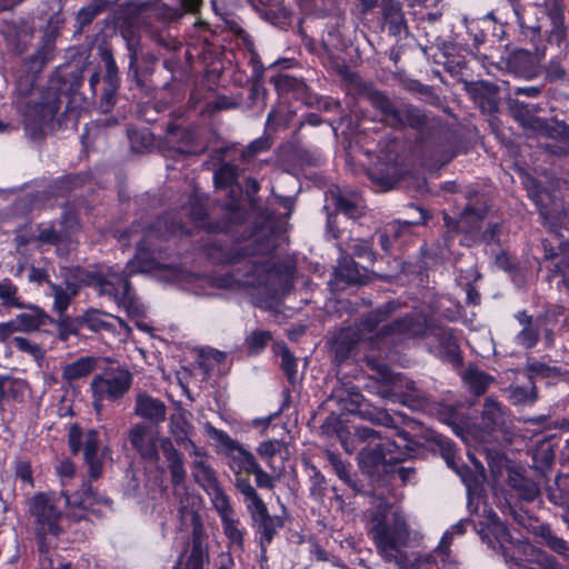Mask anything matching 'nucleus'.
Segmentation results:
<instances>
[{
  "label": "nucleus",
  "instance_id": "c756f323",
  "mask_svg": "<svg viewBox=\"0 0 569 569\" xmlns=\"http://www.w3.org/2000/svg\"><path fill=\"white\" fill-rule=\"evenodd\" d=\"M463 379L475 395H482L493 381V378L478 369H468Z\"/></svg>",
  "mask_w": 569,
  "mask_h": 569
},
{
  "label": "nucleus",
  "instance_id": "9b49d317",
  "mask_svg": "<svg viewBox=\"0 0 569 569\" xmlns=\"http://www.w3.org/2000/svg\"><path fill=\"white\" fill-rule=\"evenodd\" d=\"M129 439L132 447L144 460L158 461V447H160L162 438H159L157 428L146 423H138L131 429Z\"/></svg>",
  "mask_w": 569,
  "mask_h": 569
},
{
  "label": "nucleus",
  "instance_id": "6e6552de",
  "mask_svg": "<svg viewBox=\"0 0 569 569\" xmlns=\"http://www.w3.org/2000/svg\"><path fill=\"white\" fill-rule=\"evenodd\" d=\"M188 452L193 458V478L210 497L212 505L214 506L220 501L229 499L228 496L222 490L221 486L219 485L216 471L209 463V457L206 455L203 449L197 447L196 445H191V450H189Z\"/></svg>",
  "mask_w": 569,
  "mask_h": 569
},
{
  "label": "nucleus",
  "instance_id": "5fc2aeb1",
  "mask_svg": "<svg viewBox=\"0 0 569 569\" xmlns=\"http://www.w3.org/2000/svg\"><path fill=\"white\" fill-rule=\"evenodd\" d=\"M234 485L237 489L240 491V493L243 496L244 500L249 499L250 497L257 493L256 489L251 486L249 479L242 477L241 475L236 476Z\"/></svg>",
  "mask_w": 569,
  "mask_h": 569
},
{
  "label": "nucleus",
  "instance_id": "f03ea898",
  "mask_svg": "<svg viewBox=\"0 0 569 569\" xmlns=\"http://www.w3.org/2000/svg\"><path fill=\"white\" fill-rule=\"evenodd\" d=\"M468 520H459L442 536L438 546L428 553H409L413 531L406 513L381 503L369 520V536L381 559L398 569H462L450 556V545L466 532Z\"/></svg>",
  "mask_w": 569,
  "mask_h": 569
},
{
  "label": "nucleus",
  "instance_id": "13d9d810",
  "mask_svg": "<svg viewBox=\"0 0 569 569\" xmlns=\"http://www.w3.org/2000/svg\"><path fill=\"white\" fill-rule=\"evenodd\" d=\"M367 363L368 366H370L372 369L377 370L380 378L385 381H393V377L392 375L390 373V370L389 368L385 365V363H380L378 362L377 360L370 358V357H367Z\"/></svg>",
  "mask_w": 569,
  "mask_h": 569
},
{
  "label": "nucleus",
  "instance_id": "0e129e2a",
  "mask_svg": "<svg viewBox=\"0 0 569 569\" xmlns=\"http://www.w3.org/2000/svg\"><path fill=\"white\" fill-rule=\"evenodd\" d=\"M397 475L403 483L410 482L415 475V469L400 467L397 469Z\"/></svg>",
  "mask_w": 569,
  "mask_h": 569
},
{
  "label": "nucleus",
  "instance_id": "6e6d98bb",
  "mask_svg": "<svg viewBox=\"0 0 569 569\" xmlns=\"http://www.w3.org/2000/svg\"><path fill=\"white\" fill-rule=\"evenodd\" d=\"M353 253L359 258H366L369 262H373L375 260L371 244L366 240L359 241L353 246Z\"/></svg>",
  "mask_w": 569,
  "mask_h": 569
},
{
  "label": "nucleus",
  "instance_id": "bf43d9fd",
  "mask_svg": "<svg viewBox=\"0 0 569 569\" xmlns=\"http://www.w3.org/2000/svg\"><path fill=\"white\" fill-rule=\"evenodd\" d=\"M69 445L73 453H78L81 448V432L76 426L70 428L69 431Z\"/></svg>",
  "mask_w": 569,
  "mask_h": 569
},
{
  "label": "nucleus",
  "instance_id": "473e14b6",
  "mask_svg": "<svg viewBox=\"0 0 569 569\" xmlns=\"http://www.w3.org/2000/svg\"><path fill=\"white\" fill-rule=\"evenodd\" d=\"M0 299L7 307L23 308L18 297V288L9 280H0Z\"/></svg>",
  "mask_w": 569,
  "mask_h": 569
},
{
  "label": "nucleus",
  "instance_id": "b1692460",
  "mask_svg": "<svg viewBox=\"0 0 569 569\" xmlns=\"http://www.w3.org/2000/svg\"><path fill=\"white\" fill-rule=\"evenodd\" d=\"M259 535L261 552L264 553L267 546L271 543L278 528L282 526L280 519L272 518L270 515L253 520Z\"/></svg>",
  "mask_w": 569,
  "mask_h": 569
},
{
  "label": "nucleus",
  "instance_id": "603ef678",
  "mask_svg": "<svg viewBox=\"0 0 569 569\" xmlns=\"http://www.w3.org/2000/svg\"><path fill=\"white\" fill-rule=\"evenodd\" d=\"M511 398L516 403L532 402L536 399V393L533 388L526 389L521 387H513Z\"/></svg>",
  "mask_w": 569,
  "mask_h": 569
},
{
  "label": "nucleus",
  "instance_id": "7c9ffc66",
  "mask_svg": "<svg viewBox=\"0 0 569 569\" xmlns=\"http://www.w3.org/2000/svg\"><path fill=\"white\" fill-rule=\"evenodd\" d=\"M508 481L512 488L518 490L519 496L527 501H532L539 493L536 483L522 478L519 473H509Z\"/></svg>",
  "mask_w": 569,
  "mask_h": 569
},
{
  "label": "nucleus",
  "instance_id": "f704fd0d",
  "mask_svg": "<svg viewBox=\"0 0 569 569\" xmlns=\"http://www.w3.org/2000/svg\"><path fill=\"white\" fill-rule=\"evenodd\" d=\"M104 316L98 310H88L81 317H79L81 327H86L91 331H99L108 329L109 325L104 321Z\"/></svg>",
  "mask_w": 569,
  "mask_h": 569
},
{
  "label": "nucleus",
  "instance_id": "9d476101",
  "mask_svg": "<svg viewBox=\"0 0 569 569\" xmlns=\"http://www.w3.org/2000/svg\"><path fill=\"white\" fill-rule=\"evenodd\" d=\"M442 455L447 465L460 476L462 482L467 488L468 508L470 509V511L478 513L480 510V498L478 496V489L485 480V468L480 462L473 459V456L471 453H469L468 456L472 460L476 470L471 472L469 471L468 468H459L455 462V453L450 443H448L447 447L443 448Z\"/></svg>",
  "mask_w": 569,
  "mask_h": 569
},
{
  "label": "nucleus",
  "instance_id": "1a4fd4ad",
  "mask_svg": "<svg viewBox=\"0 0 569 569\" xmlns=\"http://www.w3.org/2000/svg\"><path fill=\"white\" fill-rule=\"evenodd\" d=\"M132 377L128 370L113 368L96 376L91 381L92 395L97 401L102 399L114 400L122 397L130 388Z\"/></svg>",
  "mask_w": 569,
  "mask_h": 569
},
{
  "label": "nucleus",
  "instance_id": "37998d69",
  "mask_svg": "<svg viewBox=\"0 0 569 569\" xmlns=\"http://www.w3.org/2000/svg\"><path fill=\"white\" fill-rule=\"evenodd\" d=\"M189 204L190 207L188 209H183V211L189 214L190 220L194 227H203L206 219L204 207L199 202L197 198L191 199Z\"/></svg>",
  "mask_w": 569,
  "mask_h": 569
},
{
  "label": "nucleus",
  "instance_id": "c9c22d12",
  "mask_svg": "<svg viewBox=\"0 0 569 569\" xmlns=\"http://www.w3.org/2000/svg\"><path fill=\"white\" fill-rule=\"evenodd\" d=\"M10 345L16 347L21 352L28 353L34 360L39 361L43 358V351L41 347L23 337H14L10 341Z\"/></svg>",
  "mask_w": 569,
  "mask_h": 569
},
{
  "label": "nucleus",
  "instance_id": "f3484780",
  "mask_svg": "<svg viewBox=\"0 0 569 569\" xmlns=\"http://www.w3.org/2000/svg\"><path fill=\"white\" fill-rule=\"evenodd\" d=\"M192 426L188 419V412L179 409L172 413L169 422V431L176 441L186 450H191V445L194 442L189 438Z\"/></svg>",
  "mask_w": 569,
  "mask_h": 569
},
{
  "label": "nucleus",
  "instance_id": "a19ab883",
  "mask_svg": "<svg viewBox=\"0 0 569 569\" xmlns=\"http://www.w3.org/2000/svg\"><path fill=\"white\" fill-rule=\"evenodd\" d=\"M328 460L332 466L336 475L345 481L347 485L353 487L351 476H350V466L343 462L339 456L333 452L328 453Z\"/></svg>",
  "mask_w": 569,
  "mask_h": 569
},
{
  "label": "nucleus",
  "instance_id": "aec40b11",
  "mask_svg": "<svg viewBox=\"0 0 569 569\" xmlns=\"http://www.w3.org/2000/svg\"><path fill=\"white\" fill-rule=\"evenodd\" d=\"M336 274L348 283L362 284L369 279L366 268L359 267L358 263L346 257L339 260Z\"/></svg>",
  "mask_w": 569,
  "mask_h": 569
},
{
  "label": "nucleus",
  "instance_id": "f257e3e1",
  "mask_svg": "<svg viewBox=\"0 0 569 569\" xmlns=\"http://www.w3.org/2000/svg\"><path fill=\"white\" fill-rule=\"evenodd\" d=\"M177 233H192V228L176 223L170 216H163L143 231L142 239L137 243L134 258L123 269L108 268L106 272L99 273L77 270V278L97 289L100 296L113 299L130 316H138L141 310L127 278L140 272L160 271L162 280L177 283L197 296H213L214 289L243 292L250 296L256 306L263 309L272 308L292 287L293 264L276 260L272 251L277 247L278 234L270 229L256 231L248 244L220 259L239 267L236 274L219 277L199 276L181 268L163 267L157 261L156 252L159 248L156 241Z\"/></svg>",
  "mask_w": 569,
  "mask_h": 569
},
{
  "label": "nucleus",
  "instance_id": "7ed1b4c3",
  "mask_svg": "<svg viewBox=\"0 0 569 569\" xmlns=\"http://www.w3.org/2000/svg\"><path fill=\"white\" fill-rule=\"evenodd\" d=\"M398 308L397 301H390L371 312L359 326L341 329L332 342L336 358L339 361L348 359L360 342L367 341L370 348H380L381 343L393 341L396 336L412 338L427 333L429 320L417 311L383 325L378 330L379 325Z\"/></svg>",
  "mask_w": 569,
  "mask_h": 569
},
{
  "label": "nucleus",
  "instance_id": "2eb2a0df",
  "mask_svg": "<svg viewBox=\"0 0 569 569\" xmlns=\"http://www.w3.org/2000/svg\"><path fill=\"white\" fill-rule=\"evenodd\" d=\"M160 448L169 465L171 481L174 486V492L177 496H179L180 490H184L183 481L186 478V469L183 466L182 457L169 438H162L160 440Z\"/></svg>",
  "mask_w": 569,
  "mask_h": 569
},
{
  "label": "nucleus",
  "instance_id": "2f4dec72",
  "mask_svg": "<svg viewBox=\"0 0 569 569\" xmlns=\"http://www.w3.org/2000/svg\"><path fill=\"white\" fill-rule=\"evenodd\" d=\"M272 82L280 94L292 92L297 96L303 92L306 87L303 81L288 74H280L273 78Z\"/></svg>",
  "mask_w": 569,
  "mask_h": 569
},
{
  "label": "nucleus",
  "instance_id": "412c9836",
  "mask_svg": "<svg viewBox=\"0 0 569 569\" xmlns=\"http://www.w3.org/2000/svg\"><path fill=\"white\" fill-rule=\"evenodd\" d=\"M51 289L50 296L53 297V308L59 315H63L68 309L70 300L78 293L79 284L77 282H66V287L48 281Z\"/></svg>",
  "mask_w": 569,
  "mask_h": 569
},
{
  "label": "nucleus",
  "instance_id": "cd10ccee",
  "mask_svg": "<svg viewBox=\"0 0 569 569\" xmlns=\"http://www.w3.org/2000/svg\"><path fill=\"white\" fill-rule=\"evenodd\" d=\"M482 422L488 431H492L503 423V412L499 402L490 398L486 400Z\"/></svg>",
  "mask_w": 569,
  "mask_h": 569
},
{
  "label": "nucleus",
  "instance_id": "39448f33",
  "mask_svg": "<svg viewBox=\"0 0 569 569\" xmlns=\"http://www.w3.org/2000/svg\"><path fill=\"white\" fill-rule=\"evenodd\" d=\"M355 436L357 441L363 443L359 452V465L368 475L387 471L388 465L403 459L405 453L399 452V445L388 437H382L369 427H357Z\"/></svg>",
  "mask_w": 569,
  "mask_h": 569
},
{
  "label": "nucleus",
  "instance_id": "72a5a7b5",
  "mask_svg": "<svg viewBox=\"0 0 569 569\" xmlns=\"http://www.w3.org/2000/svg\"><path fill=\"white\" fill-rule=\"evenodd\" d=\"M272 336L270 331L257 329L251 331L247 336L246 342L248 345L250 352L259 353L266 348Z\"/></svg>",
  "mask_w": 569,
  "mask_h": 569
},
{
  "label": "nucleus",
  "instance_id": "dca6fc26",
  "mask_svg": "<svg viewBox=\"0 0 569 569\" xmlns=\"http://www.w3.org/2000/svg\"><path fill=\"white\" fill-rule=\"evenodd\" d=\"M102 456L99 449V435L97 430H89L84 436V459L89 466L92 478H98L102 471Z\"/></svg>",
  "mask_w": 569,
  "mask_h": 569
},
{
  "label": "nucleus",
  "instance_id": "a18cd8bd",
  "mask_svg": "<svg viewBox=\"0 0 569 569\" xmlns=\"http://www.w3.org/2000/svg\"><path fill=\"white\" fill-rule=\"evenodd\" d=\"M283 447V442L277 439H271L263 441L259 445L257 451L262 459L269 460L276 456V453L280 452Z\"/></svg>",
  "mask_w": 569,
  "mask_h": 569
},
{
  "label": "nucleus",
  "instance_id": "338daca9",
  "mask_svg": "<svg viewBox=\"0 0 569 569\" xmlns=\"http://www.w3.org/2000/svg\"><path fill=\"white\" fill-rule=\"evenodd\" d=\"M128 49H129V52H130L129 71L134 73V74H137V68H136V63H137V49H136V44L132 41H129L128 42Z\"/></svg>",
  "mask_w": 569,
  "mask_h": 569
},
{
  "label": "nucleus",
  "instance_id": "de8ad7c7",
  "mask_svg": "<svg viewBox=\"0 0 569 569\" xmlns=\"http://www.w3.org/2000/svg\"><path fill=\"white\" fill-rule=\"evenodd\" d=\"M540 214L542 216L551 231H556L558 228H561L566 220V214L563 211L556 213L553 210L541 208Z\"/></svg>",
  "mask_w": 569,
  "mask_h": 569
},
{
  "label": "nucleus",
  "instance_id": "4be33fe9",
  "mask_svg": "<svg viewBox=\"0 0 569 569\" xmlns=\"http://www.w3.org/2000/svg\"><path fill=\"white\" fill-rule=\"evenodd\" d=\"M418 212V219L415 220H405V221H395L390 223L385 231L380 234V244L381 248L385 251H389L391 247V242L389 240V236L392 234L395 238H400L401 234L407 230L409 227L413 224H420L426 221V212L422 209H417Z\"/></svg>",
  "mask_w": 569,
  "mask_h": 569
},
{
  "label": "nucleus",
  "instance_id": "bb28decb",
  "mask_svg": "<svg viewBox=\"0 0 569 569\" xmlns=\"http://www.w3.org/2000/svg\"><path fill=\"white\" fill-rule=\"evenodd\" d=\"M333 397L338 400L341 408L348 412H356L363 400L357 387H343L333 391Z\"/></svg>",
  "mask_w": 569,
  "mask_h": 569
},
{
  "label": "nucleus",
  "instance_id": "09e8293b",
  "mask_svg": "<svg viewBox=\"0 0 569 569\" xmlns=\"http://www.w3.org/2000/svg\"><path fill=\"white\" fill-rule=\"evenodd\" d=\"M281 367L288 378L292 380L297 373V363L295 357L290 353L286 346H281Z\"/></svg>",
  "mask_w": 569,
  "mask_h": 569
},
{
  "label": "nucleus",
  "instance_id": "393cba45",
  "mask_svg": "<svg viewBox=\"0 0 569 569\" xmlns=\"http://www.w3.org/2000/svg\"><path fill=\"white\" fill-rule=\"evenodd\" d=\"M23 308L27 310L16 317L20 332L38 330L44 323L47 315L36 306H24Z\"/></svg>",
  "mask_w": 569,
  "mask_h": 569
},
{
  "label": "nucleus",
  "instance_id": "ddd939ff",
  "mask_svg": "<svg viewBox=\"0 0 569 569\" xmlns=\"http://www.w3.org/2000/svg\"><path fill=\"white\" fill-rule=\"evenodd\" d=\"M335 206L339 212H342L351 219H357L362 214V200L357 191L332 187L326 194L325 208Z\"/></svg>",
  "mask_w": 569,
  "mask_h": 569
},
{
  "label": "nucleus",
  "instance_id": "774afa93",
  "mask_svg": "<svg viewBox=\"0 0 569 569\" xmlns=\"http://www.w3.org/2000/svg\"><path fill=\"white\" fill-rule=\"evenodd\" d=\"M557 268L562 273L563 282L569 290V261L568 262L561 261V262L557 263Z\"/></svg>",
  "mask_w": 569,
  "mask_h": 569
},
{
  "label": "nucleus",
  "instance_id": "680f3d73",
  "mask_svg": "<svg viewBox=\"0 0 569 569\" xmlns=\"http://www.w3.org/2000/svg\"><path fill=\"white\" fill-rule=\"evenodd\" d=\"M17 476L26 483L32 482V472L31 468L26 462H20L17 467Z\"/></svg>",
  "mask_w": 569,
  "mask_h": 569
},
{
  "label": "nucleus",
  "instance_id": "4468645a",
  "mask_svg": "<svg viewBox=\"0 0 569 569\" xmlns=\"http://www.w3.org/2000/svg\"><path fill=\"white\" fill-rule=\"evenodd\" d=\"M213 507L221 519L223 532L229 540L230 549L234 552L242 551L243 532L240 528V521L234 517L230 500L220 501Z\"/></svg>",
  "mask_w": 569,
  "mask_h": 569
},
{
  "label": "nucleus",
  "instance_id": "f8f14e48",
  "mask_svg": "<svg viewBox=\"0 0 569 569\" xmlns=\"http://www.w3.org/2000/svg\"><path fill=\"white\" fill-rule=\"evenodd\" d=\"M429 349L441 359L459 361V339L452 328L439 327L428 333Z\"/></svg>",
  "mask_w": 569,
  "mask_h": 569
},
{
  "label": "nucleus",
  "instance_id": "5701e85b",
  "mask_svg": "<svg viewBox=\"0 0 569 569\" xmlns=\"http://www.w3.org/2000/svg\"><path fill=\"white\" fill-rule=\"evenodd\" d=\"M96 362L93 357H82L68 363L62 369V378L69 383L82 379L93 371Z\"/></svg>",
  "mask_w": 569,
  "mask_h": 569
},
{
  "label": "nucleus",
  "instance_id": "3c124183",
  "mask_svg": "<svg viewBox=\"0 0 569 569\" xmlns=\"http://www.w3.org/2000/svg\"><path fill=\"white\" fill-rule=\"evenodd\" d=\"M533 60V56L528 51H520L516 53L513 57L515 62H525L527 64L523 69L519 71L521 76L527 78L532 77L535 74L536 67Z\"/></svg>",
  "mask_w": 569,
  "mask_h": 569
},
{
  "label": "nucleus",
  "instance_id": "864d4df0",
  "mask_svg": "<svg viewBox=\"0 0 569 569\" xmlns=\"http://www.w3.org/2000/svg\"><path fill=\"white\" fill-rule=\"evenodd\" d=\"M251 473L254 475L258 487L268 489L273 488V478L263 471L258 462L256 463V467L252 468Z\"/></svg>",
  "mask_w": 569,
  "mask_h": 569
},
{
  "label": "nucleus",
  "instance_id": "79ce46f5",
  "mask_svg": "<svg viewBox=\"0 0 569 569\" xmlns=\"http://www.w3.org/2000/svg\"><path fill=\"white\" fill-rule=\"evenodd\" d=\"M81 327L79 318L71 319L68 317L62 318L58 323V335L63 341H67L71 336L77 335Z\"/></svg>",
  "mask_w": 569,
  "mask_h": 569
},
{
  "label": "nucleus",
  "instance_id": "ea45409f",
  "mask_svg": "<svg viewBox=\"0 0 569 569\" xmlns=\"http://www.w3.org/2000/svg\"><path fill=\"white\" fill-rule=\"evenodd\" d=\"M539 340V329L537 326H526L516 336L517 345L529 349L536 346Z\"/></svg>",
  "mask_w": 569,
  "mask_h": 569
},
{
  "label": "nucleus",
  "instance_id": "4d7b16f0",
  "mask_svg": "<svg viewBox=\"0 0 569 569\" xmlns=\"http://www.w3.org/2000/svg\"><path fill=\"white\" fill-rule=\"evenodd\" d=\"M14 332H20L16 318L0 323V341H7Z\"/></svg>",
  "mask_w": 569,
  "mask_h": 569
},
{
  "label": "nucleus",
  "instance_id": "a211bd4d",
  "mask_svg": "<svg viewBox=\"0 0 569 569\" xmlns=\"http://www.w3.org/2000/svg\"><path fill=\"white\" fill-rule=\"evenodd\" d=\"M134 411L139 417L156 423L163 421L166 418L164 403L144 393L137 397Z\"/></svg>",
  "mask_w": 569,
  "mask_h": 569
},
{
  "label": "nucleus",
  "instance_id": "423d86ee",
  "mask_svg": "<svg viewBox=\"0 0 569 569\" xmlns=\"http://www.w3.org/2000/svg\"><path fill=\"white\" fill-rule=\"evenodd\" d=\"M369 101L376 110L380 111L382 120L391 127L420 128L425 123V116L418 108L407 104L397 107L381 92H372Z\"/></svg>",
  "mask_w": 569,
  "mask_h": 569
},
{
  "label": "nucleus",
  "instance_id": "58836bf2",
  "mask_svg": "<svg viewBox=\"0 0 569 569\" xmlns=\"http://www.w3.org/2000/svg\"><path fill=\"white\" fill-rule=\"evenodd\" d=\"M207 552L201 541L194 540L186 565V569H203V566L207 562Z\"/></svg>",
  "mask_w": 569,
  "mask_h": 569
},
{
  "label": "nucleus",
  "instance_id": "0eeeda50",
  "mask_svg": "<svg viewBox=\"0 0 569 569\" xmlns=\"http://www.w3.org/2000/svg\"><path fill=\"white\" fill-rule=\"evenodd\" d=\"M208 436L217 441L229 458V466L236 476L250 475L256 467L254 456L246 450L237 440L232 439L227 432L214 428L211 425L206 426Z\"/></svg>",
  "mask_w": 569,
  "mask_h": 569
},
{
  "label": "nucleus",
  "instance_id": "c85d7f7f",
  "mask_svg": "<svg viewBox=\"0 0 569 569\" xmlns=\"http://www.w3.org/2000/svg\"><path fill=\"white\" fill-rule=\"evenodd\" d=\"M383 16L386 22L390 26V30L393 33H400L405 22L400 3L393 0H385Z\"/></svg>",
  "mask_w": 569,
  "mask_h": 569
},
{
  "label": "nucleus",
  "instance_id": "8fccbe9b",
  "mask_svg": "<svg viewBox=\"0 0 569 569\" xmlns=\"http://www.w3.org/2000/svg\"><path fill=\"white\" fill-rule=\"evenodd\" d=\"M119 87L114 84H104L103 93L100 100V109L102 112H109L116 103V93Z\"/></svg>",
  "mask_w": 569,
  "mask_h": 569
},
{
  "label": "nucleus",
  "instance_id": "69168bd1",
  "mask_svg": "<svg viewBox=\"0 0 569 569\" xmlns=\"http://www.w3.org/2000/svg\"><path fill=\"white\" fill-rule=\"evenodd\" d=\"M288 119H283L282 116L278 111H271L268 114L267 123L268 126H279V124H287Z\"/></svg>",
  "mask_w": 569,
  "mask_h": 569
},
{
  "label": "nucleus",
  "instance_id": "20e7f679",
  "mask_svg": "<svg viewBox=\"0 0 569 569\" xmlns=\"http://www.w3.org/2000/svg\"><path fill=\"white\" fill-rule=\"evenodd\" d=\"M94 500L89 487L70 496L64 491L34 495L29 502V511L34 520L40 551H47L58 538L62 531L61 520L64 516L73 520L86 518Z\"/></svg>",
  "mask_w": 569,
  "mask_h": 569
},
{
  "label": "nucleus",
  "instance_id": "052dcab7",
  "mask_svg": "<svg viewBox=\"0 0 569 569\" xmlns=\"http://www.w3.org/2000/svg\"><path fill=\"white\" fill-rule=\"evenodd\" d=\"M57 473L61 478L62 485H64V479L71 478L74 473L73 463L68 460L60 462L57 466Z\"/></svg>",
  "mask_w": 569,
  "mask_h": 569
},
{
  "label": "nucleus",
  "instance_id": "4c0bfd02",
  "mask_svg": "<svg viewBox=\"0 0 569 569\" xmlns=\"http://www.w3.org/2000/svg\"><path fill=\"white\" fill-rule=\"evenodd\" d=\"M101 59L106 67V74L103 77L104 84H114L116 87H119L118 67L111 52L102 50Z\"/></svg>",
  "mask_w": 569,
  "mask_h": 569
},
{
  "label": "nucleus",
  "instance_id": "c03bdc74",
  "mask_svg": "<svg viewBox=\"0 0 569 569\" xmlns=\"http://www.w3.org/2000/svg\"><path fill=\"white\" fill-rule=\"evenodd\" d=\"M60 237L52 224H41L38 228L36 240L42 244H57Z\"/></svg>",
  "mask_w": 569,
  "mask_h": 569
},
{
  "label": "nucleus",
  "instance_id": "49530a36",
  "mask_svg": "<svg viewBox=\"0 0 569 569\" xmlns=\"http://www.w3.org/2000/svg\"><path fill=\"white\" fill-rule=\"evenodd\" d=\"M247 508L252 517V520L264 517L269 515L267 506L262 501V499L256 493L249 499L244 500Z\"/></svg>",
  "mask_w": 569,
  "mask_h": 569
},
{
  "label": "nucleus",
  "instance_id": "e433bc0d",
  "mask_svg": "<svg viewBox=\"0 0 569 569\" xmlns=\"http://www.w3.org/2000/svg\"><path fill=\"white\" fill-rule=\"evenodd\" d=\"M541 531L547 546L551 550L561 555L565 559L569 560V545L567 543V541L552 535V532L548 528L542 527Z\"/></svg>",
  "mask_w": 569,
  "mask_h": 569
},
{
  "label": "nucleus",
  "instance_id": "a878e982",
  "mask_svg": "<svg viewBox=\"0 0 569 569\" xmlns=\"http://www.w3.org/2000/svg\"><path fill=\"white\" fill-rule=\"evenodd\" d=\"M238 177V169L230 163H223L214 172V184L218 189H230V193L238 194L240 192L239 186L236 183Z\"/></svg>",
  "mask_w": 569,
  "mask_h": 569
},
{
  "label": "nucleus",
  "instance_id": "6ab92c4d",
  "mask_svg": "<svg viewBox=\"0 0 569 569\" xmlns=\"http://www.w3.org/2000/svg\"><path fill=\"white\" fill-rule=\"evenodd\" d=\"M194 133L177 126H169L167 141L173 149L184 154H193L201 150V147L193 146Z\"/></svg>",
  "mask_w": 569,
  "mask_h": 569
},
{
  "label": "nucleus",
  "instance_id": "e2e57ef3",
  "mask_svg": "<svg viewBox=\"0 0 569 569\" xmlns=\"http://www.w3.org/2000/svg\"><path fill=\"white\" fill-rule=\"evenodd\" d=\"M269 148V143H268V140L267 139H256L254 141H252L249 146H248V149H247V152L250 154V156H254L257 154L258 152L262 151V150H266Z\"/></svg>",
  "mask_w": 569,
  "mask_h": 569
}]
</instances>
